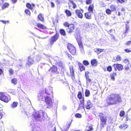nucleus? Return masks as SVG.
Masks as SVG:
<instances>
[{
	"mask_svg": "<svg viewBox=\"0 0 131 131\" xmlns=\"http://www.w3.org/2000/svg\"><path fill=\"white\" fill-rule=\"evenodd\" d=\"M92 0H87L86 1V4H90L92 2Z\"/></svg>",
	"mask_w": 131,
	"mask_h": 131,
	"instance_id": "52",
	"label": "nucleus"
},
{
	"mask_svg": "<svg viewBox=\"0 0 131 131\" xmlns=\"http://www.w3.org/2000/svg\"><path fill=\"white\" fill-rule=\"evenodd\" d=\"M46 114L42 111L34 112L32 114L33 118L37 121H41L45 119Z\"/></svg>",
	"mask_w": 131,
	"mask_h": 131,
	"instance_id": "3",
	"label": "nucleus"
},
{
	"mask_svg": "<svg viewBox=\"0 0 131 131\" xmlns=\"http://www.w3.org/2000/svg\"><path fill=\"white\" fill-rule=\"evenodd\" d=\"M107 70L108 71L110 72L112 70V67L111 66H109L107 67Z\"/></svg>",
	"mask_w": 131,
	"mask_h": 131,
	"instance_id": "51",
	"label": "nucleus"
},
{
	"mask_svg": "<svg viewBox=\"0 0 131 131\" xmlns=\"http://www.w3.org/2000/svg\"><path fill=\"white\" fill-rule=\"evenodd\" d=\"M85 96L86 97L89 96L90 95V91L88 89H86L85 91Z\"/></svg>",
	"mask_w": 131,
	"mask_h": 131,
	"instance_id": "30",
	"label": "nucleus"
},
{
	"mask_svg": "<svg viewBox=\"0 0 131 131\" xmlns=\"http://www.w3.org/2000/svg\"><path fill=\"white\" fill-rule=\"evenodd\" d=\"M34 60L33 59L31 58L30 56L28 58V62L26 63V67H29L31 65L34 64Z\"/></svg>",
	"mask_w": 131,
	"mask_h": 131,
	"instance_id": "8",
	"label": "nucleus"
},
{
	"mask_svg": "<svg viewBox=\"0 0 131 131\" xmlns=\"http://www.w3.org/2000/svg\"><path fill=\"white\" fill-rule=\"evenodd\" d=\"M76 39L80 48H83V47L81 40V38L79 36L78 37H76Z\"/></svg>",
	"mask_w": 131,
	"mask_h": 131,
	"instance_id": "10",
	"label": "nucleus"
},
{
	"mask_svg": "<svg viewBox=\"0 0 131 131\" xmlns=\"http://www.w3.org/2000/svg\"><path fill=\"white\" fill-rule=\"evenodd\" d=\"M125 70H128L129 69V67L128 65L125 67Z\"/></svg>",
	"mask_w": 131,
	"mask_h": 131,
	"instance_id": "60",
	"label": "nucleus"
},
{
	"mask_svg": "<svg viewBox=\"0 0 131 131\" xmlns=\"http://www.w3.org/2000/svg\"><path fill=\"white\" fill-rule=\"evenodd\" d=\"M38 20H40L42 21H43L44 20V18L42 16V14H40L38 16Z\"/></svg>",
	"mask_w": 131,
	"mask_h": 131,
	"instance_id": "27",
	"label": "nucleus"
},
{
	"mask_svg": "<svg viewBox=\"0 0 131 131\" xmlns=\"http://www.w3.org/2000/svg\"><path fill=\"white\" fill-rule=\"evenodd\" d=\"M37 98L38 100L40 101H43L44 100L47 108H50L53 107L52 99L48 96H45L44 93L41 92L38 94Z\"/></svg>",
	"mask_w": 131,
	"mask_h": 131,
	"instance_id": "2",
	"label": "nucleus"
},
{
	"mask_svg": "<svg viewBox=\"0 0 131 131\" xmlns=\"http://www.w3.org/2000/svg\"><path fill=\"white\" fill-rule=\"evenodd\" d=\"M18 104V103L17 102H14L11 104L10 107L11 108H14L16 107Z\"/></svg>",
	"mask_w": 131,
	"mask_h": 131,
	"instance_id": "23",
	"label": "nucleus"
},
{
	"mask_svg": "<svg viewBox=\"0 0 131 131\" xmlns=\"http://www.w3.org/2000/svg\"><path fill=\"white\" fill-rule=\"evenodd\" d=\"M45 93L47 95H50V93L48 89H46L45 90Z\"/></svg>",
	"mask_w": 131,
	"mask_h": 131,
	"instance_id": "46",
	"label": "nucleus"
},
{
	"mask_svg": "<svg viewBox=\"0 0 131 131\" xmlns=\"http://www.w3.org/2000/svg\"><path fill=\"white\" fill-rule=\"evenodd\" d=\"M113 66L115 68V70H117V68L118 70L121 71L122 70L123 68V66L121 64H114L113 65Z\"/></svg>",
	"mask_w": 131,
	"mask_h": 131,
	"instance_id": "12",
	"label": "nucleus"
},
{
	"mask_svg": "<svg viewBox=\"0 0 131 131\" xmlns=\"http://www.w3.org/2000/svg\"><path fill=\"white\" fill-rule=\"evenodd\" d=\"M66 14L68 16H71V12L68 10L66 9L65 12Z\"/></svg>",
	"mask_w": 131,
	"mask_h": 131,
	"instance_id": "32",
	"label": "nucleus"
},
{
	"mask_svg": "<svg viewBox=\"0 0 131 131\" xmlns=\"http://www.w3.org/2000/svg\"><path fill=\"white\" fill-rule=\"evenodd\" d=\"M9 71L10 75H11L13 74L14 72V71L13 70L10 69L9 70Z\"/></svg>",
	"mask_w": 131,
	"mask_h": 131,
	"instance_id": "48",
	"label": "nucleus"
},
{
	"mask_svg": "<svg viewBox=\"0 0 131 131\" xmlns=\"http://www.w3.org/2000/svg\"><path fill=\"white\" fill-rule=\"evenodd\" d=\"M124 61L125 63H127L128 64L129 63V60L127 59H125L124 60Z\"/></svg>",
	"mask_w": 131,
	"mask_h": 131,
	"instance_id": "47",
	"label": "nucleus"
},
{
	"mask_svg": "<svg viewBox=\"0 0 131 131\" xmlns=\"http://www.w3.org/2000/svg\"><path fill=\"white\" fill-rule=\"evenodd\" d=\"M72 122V120H71L70 121H69V122L67 123V126L66 129V130H68L69 129Z\"/></svg>",
	"mask_w": 131,
	"mask_h": 131,
	"instance_id": "31",
	"label": "nucleus"
},
{
	"mask_svg": "<svg viewBox=\"0 0 131 131\" xmlns=\"http://www.w3.org/2000/svg\"><path fill=\"white\" fill-rule=\"evenodd\" d=\"M128 126L126 124H124L120 125L119 127L121 129H125L127 128Z\"/></svg>",
	"mask_w": 131,
	"mask_h": 131,
	"instance_id": "22",
	"label": "nucleus"
},
{
	"mask_svg": "<svg viewBox=\"0 0 131 131\" xmlns=\"http://www.w3.org/2000/svg\"><path fill=\"white\" fill-rule=\"evenodd\" d=\"M110 8L112 12H114L116 10V7L115 5L112 4L110 6Z\"/></svg>",
	"mask_w": 131,
	"mask_h": 131,
	"instance_id": "20",
	"label": "nucleus"
},
{
	"mask_svg": "<svg viewBox=\"0 0 131 131\" xmlns=\"http://www.w3.org/2000/svg\"><path fill=\"white\" fill-rule=\"evenodd\" d=\"M124 51L127 53H129L131 52V50L128 49H125L124 50Z\"/></svg>",
	"mask_w": 131,
	"mask_h": 131,
	"instance_id": "54",
	"label": "nucleus"
},
{
	"mask_svg": "<svg viewBox=\"0 0 131 131\" xmlns=\"http://www.w3.org/2000/svg\"><path fill=\"white\" fill-rule=\"evenodd\" d=\"M71 3L73 5V8H75L76 7V5L75 4L73 1H72L71 2Z\"/></svg>",
	"mask_w": 131,
	"mask_h": 131,
	"instance_id": "49",
	"label": "nucleus"
},
{
	"mask_svg": "<svg viewBox=\"0 0 131 131\" xmlns=\"http://www.w3.org/2000/svg\"><path fill=\"white\" fill-rule=\"evenodd\" d=\"M0 99L1 100L6 103L8 102L11 100L10 96L7 97L4 95V94L1 93H0Z\"/></svg>",
	"mask_w": 131,
	"mask_h": 131,
	"instance_id": "6",
	"label": "nucleus"
},
{
	"mask_svg": "<svg viewBox=\"0 0 131 131\" xmlns=\"http://www.w3.org/2000/svg\"><path fill=\"white\" fill-rule=\"evenodd\" d=\"M99 116L101 121L100 127L101 128V129L103 128L105 126L107 119L104 114L102 113H100Z\"/></svg>",
	"mask_w": 131,
	"mask_h": 131,
	"instance_id": "4",
	"label": "nucleus"
},
{
	"mask_svg": "<svg viewBox=\"0 0 131 131\" xmlns=\"http://www.w3.org/2000/svg\"><path fill=\"white\" fill-rule=\"evenodd\" d=\"M57 64L61 68H63L62 64L61 62L59 61L57 63Z\"/></svg>",
	"mask_w": 131,
	"mask_h": 131,
	"instance_id": "36",
	"label": "nucleus"
},
{
	"mask_svg": "<svg viewBox=\"0 0 131 131\" xmlns=\"http://www.w3.org/2000/svg\"><path fill=\"white\" fill-rule=\"evenodd\" d=\"M41 58L39 56V55H38L37 56V58H36V60L37 61L40 60V59Z\"/></svg>",
	"mask_w": 131,
	"mask_h": 131,
	"instance_id": "58",
	"label": "nucleus"
},
{
	"mask_svg": "<svg viewBox=\"0 0 131 131\" xmlns=\"http://www.w3.org/2000/svg\"><path fill=\"white\" fill-rule=\"evenodd\" d=\"M26 6L27 8L31 10H32L33 9V7H34L35 6L34 4H32V5H31L29 3H27L26 4Z\"/></svg>",
	"mask_w": 131,
	"mask_h": 131,
	"instance_id": "17",
	"label": "nucleus"
},
{
	"mask_svg": "<svg viewBox=\"0 0 131 131\" xmlns=\"http://www.w3.org/2000/svg\"><path fill=\"white\" fill-rule=\"evenodd\" d=\"M2 62L1 63V64L2 66H8L9 64V61L8 60H6L4 59L2 60Z\"/></svg>",
	"mask_w": 131,
	"mask_h": 131,
	"instance_id": "13",
	"label": "nucleus"
},
{
	"mask_svg": "<svg viewBox=\"0 0 131 131\" xmlns=\"http://www.w3.org/2000/svg\"><path fill=\"white\" fill-rule=\"evenodd\" d=\"M75 116L76 117L81 118L82 117V115L79 113H77L75 114Z\"/></svg>",
	"mask_w": 131,
	"mask_h": 131,
	"instance_id": "43",
	"label": "nucleus"
},
{
	"mask_svg": "<svg viewBox=\"0 0 131 131\" xmlns=\"http://www.w3.org/2000/svg\"><path fill=\"white\" fill-rule=\"evenodd\" d=\"M127 44L128 45H129L131 44V41H129L127 42Z\"/></svg>",
	"mask_w": 131,
	"mask_h": 131,
	"instance_id": "64",
	"label": "nucleus"
},
{
	"mask_svg": "<svg viewBox=\"0 0 131 131\" xmlns=\"http://www.w3.org/2000/svg\"><path fill=\"white\" fill-rule=\"evenodd\" d=\"M78 64L80 71H82L85 70V68L83 65L80 62H78Z\"/></svg>",
	"mask_w": 131,
	"mask_h": 131,
	"instance_id": "18",
	"label": "nucleus"
},
{
	"mask_svg": "<svg viewBox=\"0 0 131 131\" xmlns=\"http://www.w3.org/2000/svg\"><path fill=\"white\" fill-rule=\"evenodd\" d=\"M64 25L65 26H67L68 28L69 27L70 24H69L68 23L66 22L64 24Z\"/></svg>",
	"mask_w": 131,
	"mask_h": 131,
	"instance_id": "57",
	"label": "nucleus"
},
{
	"mask_svg": "<svg viewBox=\"0 0 131 131\" xmlns=\"http://www.w3.org/2000/svg\"><path fill=\"white\" fill-rule=\"evenodd\" d=\"M37 27L41 29H45V27L43 25L40 24L38 23L37 24Z\"/></svg>",
	"mask_w": 131,
	"mask_h": 131,
	"instance_id": "26",
	"label": "nucleus"
},
{
	"mask_svg": "<svg viewBox=\"0 0 131 131\" xmlns=\"http://www.w3.org/2000/svg\"><path fill=\"white\" fill-rule=\"evenodd\" d=\"M98 62L97 60L95 59L92 60L91 61V63L93 66H96Z\"/></svg>",
	"mask_w": 131,
	"mask_h": 131,
	"instance_id": "14",
	"label": "nucleus"
},
{
	"mask_svg": "<svg viewBox=\"0 0 131 131\" xmlns=\"http://www.w3.org/2000/svg\"><path fill=\"white\" fill-rule=\"evenodd\" d=\"M93 130V128L89 126L88 128V129H86L85 131H92Z\"/></svg>",
	"mask_w": 131,
	"mask_h": 131,
	"instance_id": "42",
	"label": "nucleus"
},
{
	"mask_svg": "<svg viewBox=\"0 0 131 131\" xmlns=\"http://www.w3.org/2000/svg\"><path fill=\"white\" fill-rule=\"evenodd\" d=\"M75 13L79 18H82L83 15L80 10H76Z\"/></svg>",
	"mask_w": 131,
	"mask_h": 131,
	"instance_id": "16",
	"label": "nucleus"
},
{
	"mask_svg": "<svg viewBox=\"0 0 131 131\" xmlns=\"http://www.w3.org/2000/svg\"><path fill=\"white\" fill-rule=\"evenodd\" d=\"M80 50L81 51V53L82 54H83L84 53V49H83V48H80Z\"/></svg>",
	"mask_w": 131,
	"mask_h": 131,
	"instance_id": "59",
	"label": "nucleus"
},
{
	"mask_svg": "<svg viewBox=\"0 0 131 131\" xmlns=\"http://www.w3.org/2000/svg\"><path fill=\"white\" fill-rule=\"evenodd\" d=\"M67 47L70 52L73 55H74L76 52L75 48L72 45L68 44L67 45Z\"/></svg>",
	"mask_w": 131,
	"mask_h": 131,
	"instance_id": "5",
	"label": "nucleus"
},
{
	"mask_svg": "<svg viewBox=\"0 0 131 131\" xmlns=\"http://www.w3.org/2000/svg\"><path fill=\"white\" fill-rule=\"evenodd\" d=\"M52 87H51V86H49L48 87V90H49L50 92H52Z\"/></svg>",
	"mask_w": 131,
	"mask_h": 131,
	"instance_id": "53",
	"label": "nucleus"
},
{
	"mask_svg": "<svg viewBox=\"0 0 131 131\" xmlns=\"http://www.w3.org/2000/svg\"><path fill=\"white\" fill-rule=\"evenodd\" d=\"M91 13L89 12L86 13L85 14V16L86 18L88 19H90L91 18Z\"/></svg>",
	"mask_w": 131,
	"mask_h": 131,
	"instance_id": "19",
	"label": "nucleus"
},
{
	"mask_svg": "<svg viewBox=\"0 0 131 131\" xmlns=\"http://www.w3.org/2000/svg\"><path fill=\"white\" fill-rule=\"evenodd\" d=\"M25 12L26 14L29 15H30V11L28 9H26L25 10Z\"/></svg>",
	"mask_w": 131,
	"mask_h": 131,
	"instance_id": "45",
	"label": "nucleus"
},
{
	"mask_svg": "<svg viewBox=\"0 0 131 131\" xmlns=\"http://www.w3.org/2000/svg\"><path fill=\"white\" fill-rule=\"evenodd\" d=\"M12 83L14 84H16L17 83V80L16 79L14 78L12 80Z\"/></svg>",
	"mask_w": 131,
	"mask_h": 131,
	"instance_id": "34",
	"label": "nucleus"
},
{
	"mask_svg": "<svg viewBox=\"0 0 131 131\" xmlns=\"http://www.w3.org/2000/svg\"><path fill=\"white\" fill-rule=\"evenodd\" d=\"M9 4L8 3H6L4 4L2 7V8L4 9L5 8L7 7L9 5Z\"/></svg>",
	"mask_w": 131,
	"mask_h": 131,
	"instance_id": "29",
	"label": "nucleus"
},
{
	"mask_svg": "<svg viewBox=\"0 0 131 131\" xmlns=\"http://www.w3.org/2000/svg\"><path fill=\"white\" fill-rule=\"evenodd\" d=\"M111 77L113 81H114L115 80V78H114V77L113 76L111 75Z\"/></svg>",
	"mask_w": 131,
	"mask_h": 131,
	"instance_id": "62",
	"label": "nucleus"
},
{
	"mask_svg": "<svg viewBox=\"0 0 131 131\" xmlns=\"http://www.w3.org/2000/svg\"><path fill=\"white\" fill-rule=\"evenodd\" d=\"M83 64L85 66H87L89 64V63L87 60H84L83 62Z\"/></svg>",
	"mask_w": 131,
	"mask_h": 131,
	"instance_id": "35",
	"label": "nucleus"
},
{
	"mask_svg": "<svg viewBox=\"0 0 131 131\" xmlns=\"http://www.w3.org/2000/svg\"><path fill=\"white\" fill-rule=\"evenodd\" d=\"M121 101V97L117 94H111L107 96L106 99V102L109 105L115 104Z\"/></svg>",
	"mask_w": 131,
	"mask_h": 131,
	"instance_id": "1",
	"label": "nucleus"
},
{
	"mask_svg": "<svg viewBox=\"0 0 131 131\" xmlns=\"http://www.w3.org/2000/svg\"><path fill=\"white\" fill-rule=\"evenodd\" d=\"M82 107L83 108V110H85V107H84V106H82V104L81 103H80V104H79V106L78 108V110H80L81 108V107Z\"/></svg>",
	"mask_w": 131,
	"mask_h": 131,
	"instance_id": "33",
	"label": "nucleus"
},
{
	"mask_svg": "<svg viewBox=\"0 0 131 131\" xmlns=\"http://www.w3.org/2000/svg\"><path fill=\"white\" fill-rule=\"evenodd\" d=\"M86 85L87 86H89L91 83V80L89 78V77H86Z\"/></svg>",
	"mask_w": 131,
	"mask_h": 131,
	"instance_id": "24",
	"label": "nucleus"
},
{
	"mask_svg": "<svg viewBox=\"0 0 131 131\" xmlns=\"http://www.w3.org/2000/svg\"><path fill=\"white\" fill-rule=\"evenodd\" d=\"M81 100H80V103L82 104V105L84 106V99L83 97L81 99Z\"/></svg>",
	"mask_w": 131,
	"mask_h": 131,
	"instance_id": "39",
	"label": "nucleus"
},
{
	"mask_svg": "<svg viewBox=\"0 0 131 131\" xmlns=\"http://www.w3.org/2000/svg\"><path fill=\"white\" fill-rule=\"evenodd\" d=\"M96 51H95V52H96L97 53H100L102 51V50L100 49H96Z\"/></svg>",
	"mask_w": 131,
	"mask_h": 131,
	"instance_id": "44",
	"label": "nucleus"
},
{
	"mask_svg": "<svg viewBox=\"0 0 131 131\" xmlns=\"http://www.w3.org/2000/svg\"><path fill=\"white\" fill-rule=\"evenodd\" d=\"M70 75L72 79L73 80L75 79L74 76V70L73 69V66H70L69 67Z\"/></svg>",
	"mask_w": 131,
	"mask_h": 131,
	"instance_id": "9",
	"label": "nucleus"
},
{
	"mask_svg": "<svg viewBox=\"0 0 131 131\" xmlns=\"http://www.w3.org/2000/svg\"><path fill=\"white\" fill-rule=\"evenodd\" d=\"M87 103L85 105V107L87 109H90L92 106L90 101L88 100L87 101Z\"/></svg>",
	"mask_w": 131,
	"mask_h": 131,
	"instance_id": "15",
	"label": "nucleus"
},
{
	"mask_svg": "<svg viewBox=\"0 0 131 131\" xmlns=\"http://www.w3.org/2000/svg\"><path fill=\"white\" fill-rule=\"evenodd\" d=\"M36 36V37H38V38H40V39H45L46 38H47V37H48V36H47L46 37H40L39 36Z\"/></svg>",
	"mask_w": 131,
	"mask_h": 131,
	"instance_id": "56",
	"label": "nucleus"
},
{
	"mask_svg": "<svg viewBox=\"0 0 131 131\" xmlns=\"http://www.w3.org/2000/svg\"><path fill=\"white\" fill-rule=\"evenodd\" d=\"M59 37V35L57 34H56L52 36L49 39L50 44L51 45H53L54 42L58 39Z\"/></svg>",
	"mask_w": 131,
	"mask_h": 131,
	"instance_id": "7",
	"label": "nucleus"
},
{
	"mask_svg": "<svg viewBox=\"0 0 131 131\" xmlns=\"http://www.w3.org/2000/svg\"><path fill=\"white\" fill-rule=\"evenodd\" d=\"M93 8L94 7L93 5H90L89 6L88 8V10L89 12L93 13Z\"/></svg>",
	"mask_w": 131,
	"mask_h": 131,
	"instance_id": "25",
	"label": "nucleus"
},
{
	"mask_svg": "<svg viewBox=\"0 0 131 131\" xmlns=\"http://www.w3.org/2000/svg\"><path fill=\"white\" fill-rule=\"evenodd\" d=\"M54 3L51 2V7H52L53 8L54 7Z\"/></svg>",
	"mask_w": 131,
	"mask_h": 131,
	"instance_id": "61",
	"label": "nucleus"
},
{
	"mask_svg": "<svg viewBox=\"0 0 131 131\" xmlns=\"http://www.w3.org/2000/svg\"><path fill=\"white\" fill-rule=\"evenodd\" d=\"M60 32L61 34L63 36H65L66 35L65 31L63 29H60Z\"/></svg>",
	"mask_w": 131,
	"mask_h": 131,
	"instance_id": "28",
	"label": "nucleus"
},
{
	"mask_svg": "<svg viewBox=\"0 0 131 131\" xmlns=\"http://www.w3.org/2000/svg\"><path fill=\"white\" fill-rule=\"evenodd\" d=\"M106 13L108 15H110L111 14L112 11L111 10L109 9H107L106 10Z\"/></svg>",
	"mask_w": 131,
	"mask_h": 131,
	"instance_id": "38",
	"label": "nucleus"
},
{
	"mask_svg": "<svg viewBox=\"0 0 131 131\" xmlns=\"http://www.w3.org/2000/svg\"><path fill=\"white\" fill-rule=\"evenodd\" d=\"M57 70V67L55 66H53L49 70V71L51 72H56Z\"/></svg>",
	"mask_w": 131,
	"mask_h": 131,
	"instance_id": "21",
	"label": "nucleus"
},
{
	"mask_svg": "<svg viewBox=\"0 0 131 131\" xmlns=\"http://www.w3.org/2000/svg\"><path fill=\"white\" fill-rule=\"evenodd\" d=\"M117 1L120 3H122L125 2V0H117Z\"/></svg>",
	"mask_w": 131,
	"mask_h": 131,
	"instance_id": "55",
	"label": "nucleus"
},
{
	"mask_svg": "<svg viewBox=\"0 0 131 131\" xmlns=\"http://www.w3.org/2000/svg\"><path fill=\"white\" fill-rule=\"evenodd\" d=\"M79 99H81L82 98V94L81 92H79L77 95Z\"/></svg>",
	"mask_w": 131,
	"mask_h": 131,
	"instance_id": "37",
	"label": "nucleus"
},
{
	"mask_svg": "<svg viewBox=\"0 0 131 131\" xmlns=\"http://www.w3.org/2000/svg\"><path fill=\"white\" fill-rule=\"evenodd\" d=\"M74 26L73 24H70L69 27L67 29V31L69 33H71L74 31Z\"/></svg>",
	"mask_w": 131,
	"mask_h": 131,
	"instance_id": "11",
	"label": "nucleus"
},
{
	"mask_svg": "<svg viewBox=\"0 0 131 131\" xmlns=\"http://www.w3.org/2000/svg\"><path fill=\"white\" fill-rule=\"evenodd\" d=\"M117 61H119L121 60V57L119 55L117 56L116 57Z\"/></svg>",
	"mask_w": 131,
	"mask_h": 131,
	"instance_id": "50",
	"label": "nucleus"
},
{
	"mask_svg": "<svg viewBox=\"0 0 131 131\" xmlns=\"http://www.w3.org/2000/svg\"><path fill=\"white\" fill-rule=\"evenodd\" d=\"M0 21L2 22L3 23L6 24V22H8V21H5L4 20H0Z\"/></svg>",
	"mask_w": 131,
	"mask_h": 131,
	"instance_id": "63",
	"label": "nucleus"
},
{
	"mask_svg": "<svg viewBox=\"0 0 131 131\" xmlns=\"http://www.w3.org/2000/svg\"><path fill=\"white\" fill-rule=\"evenodd\" d=\"M65 53L66 54V55L68 56L69 58L70 59H72V57L70 54H69L67 51H66L65 52Z\"/></svg>",
	"mask_w": 131,
	"mask_h": 131,
	"instance_id": "41",
	"label": "nucleus"
},
{
	"mask_svg": "<svg viewBox=\"0 0 131 131\" xmlns=\"http://www.w3.org/2000/svg\"><path fill=\"white\" fill-rule=\"evenodd\" d=\"M125 112L123 111H121L119 114V115L121 117L123 116L124 115Z\"/></svg>",
	"mask_w": 131,
	"mask_h": 131,
	"instance_id": "40",
	"label": "nucleus"
}]
</instances>
